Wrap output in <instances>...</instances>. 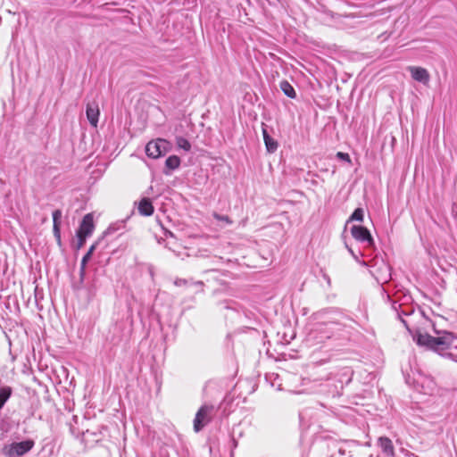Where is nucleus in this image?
Returning <instances> with one entry per match:
<instances>
[{"mask_svg": "<svg viewBox=\"0 0 457 457\" xmlns=\"http://www.w3.org/2000/svg\"><path fill=\"white\" fill-rule=\"evenodd\" d=\"M212 217L219 221L225 222L227 225H231L233 223V221L228 216L219 214L216 212L212 213Z\"/></svg>", "mask_w": 457, "mask_h": 457, "instance_id": "6ab92c4d", "label": "nucleus"}, {"mask_svg": "<svg viewBox=\"0 0 457 457\" xmlns=\"http://www.w3.org/2000/svg\"><path fill=\"white\" fill-rule=\"evenodd\" d=\"M95 249H96V245H91V247L88 249L87 253L83 256V258L81 260V264H80L81 273H84L86 265H87V262L90 260Z\"/></svg>", "mask_w": 457, "mask_h": 457, "instance_id": "dca6fc26", "label": "nucleus"}, {"mask_svg": "<svg viewBox=\"0 0 457 457\" xmlns=\"http://www.w3.org/2000/svg\"><path fill=\"white\" fill-rule=\"evenodd\" d=\"M94 228L93 215L91 213H87L83 217L77 233L89 237L93 233Z\"/></svg>", "mask_w": 457, "mask_h": 457, "instance_id": "6e6552de", "label": "nucleus"}, {"mask_svg": "<svg viewBox=\"0 0 457 457\" xmlns=\"http://www.w3.org/2000/svg\"><path fill=\"white\" fill-rule=\"evenodd\" d=\"M280 89L283 91V93L294 99L296 97V93H295V90L294 89L293 86L287 80H282L280 82Z\"/></svg>", "mask_w": 457, "mask_h": 457, "instance_id": "4468645a", "label": "nucleus"}, {"mask_svg": "<svg viewBox=\"0 0 457 457\" xmlns=\"http://www.w3.org/2000/svg\"><path fill=\"white\" fill-rule=\"evenodd\" d=\"M77 249H80L84 245L87 236H83L82 234L77 233Z\"/></svg>", "mask_w": 457, "mask_h": 457, "instance_id": "aec40b11", "label": "nucleus"}, {"mask_svg": "<svg viewBox=\"0 0 457 457\" xmlns=\"http://www.w3.org/2000/svg\"><path fill=\"white\" fill-rule=\"evenodd\" d=\"M180 158L177 155H170L165 161V170L163 173L165 175H170V172L180 166Z\"/></svg>", "mask_w": 457, "mask_h": 457, "instance_id": "f8f14e48", "label": "nucleus"}, {"mask_svg": "<svg viewBox=\"0 0 457 457\" xmlns=\"http://www.w3.org/2000/svg\"><path fill=\"white\" fill-rule=\"evenodd\" d=\"M412 456H413V457H417V456H415L414 454H412Z\"/></svg>", "mask_w": 457, "mask_h": 457, "instance_id": "c85d7f7f", "label": "nucleus"}, {"mask_svg": "<svg viewBox=\"0 0 457 457\" xmlns=\"http://www.w3.org/2000/svg\"><path fill=\"white\" fill-rule=\"evenodd\" d=\"M351 234L355 240L365 244L366 246L371 247L374 245V239L372 238L369 229L365 227L353 225L351 228Z\"/></svg>", "mask_w": 457, "mask_h": 457, "instance_id": "39448f33", "label": "nucleus"}, {"mask_svg": "<svg viewBox=\"0 0 457 457\" xmlns=\"http://www.w3.org/2000/svg\"><path fill=\"white\" fill-rule=\"evenodd\" d=\"M12 388L10 386L0 387V410L12 395Z\"/></svg>", "mask_w": 457, "mask_h": 457, "instance_id": "2eb2a0df", "label": "nucleus"}, {"mask_svg": "<svg viewBox=\"0 0 457 457\" xmlns=\"http://www.w3.org/2000/svg\"><path fill=\"white\" fill-rule=\"evenodd\" d=\"M34 445V441L30 439L18 443L13 442L4 445L2 453L6 457H21L29 453Z\"/></svg>", "mask_w": 457, "mask_h": 457, "instance_id": "f03ea898", "label": "nucleus"}, {"mask_svg": "<svg viewBox=\"0 0 457 457\" xmlns=\"http://www.w3.org/2000/svg\"><path fill=\"white\" fill-rule=\"evenodd\" d=\"M170 149L171 144L168 140L158 138L147 143L145 145V154L150 158L157 159L166 154Z\"/></svg>", "mask_w": 457, "mask_h": 457, "instance_id": "7ed1b4c3", "label": "nucleus"}, {"mask_svg": "<svg viewBox=\"0 0 457 457\" xmlns=\"http://www.w3.org/2000/svg\"><path fill=\"white\" fill-rule=\"evenodd\" d=\"M214 414L215 408L213 405L204 404L201 406L194 420V430L195 432L202 430L212 420Z\"/></svg>", "mask_w": 457, "mask_h": 457, "instance_id": "20e7f679", "label": "nucleus"}, {"mask_svg": "<svg viewBox=\"0 0 457 457\" xmlns=\"http://www.w3.org/2000/svg\"><path fill=\"white\" fill-rule=\"evenodd\" d=\"M116 230L115 225H111L105 231V234H112Z\"/></svg>", "mask_w": 457, "mask_h": 457, "instance_id": "b1692460", "label": "nucleus"}, {"mask_svg": "<svg viewBox=\"0 0 457 457\" xmlns=\"http://www.w3.org/2000/svg\"><path fill=\"white\" fill-rule=\"evenodd\" d=\"M193 284L196 285V286H199V287H203L204 286V283L202 281L194 282Z\"/></svg>", "mask_w": 457, "mask_h": 457, "instance_id": "bb28decb", "label": "nucleus"}, {"mask_svg": "<svg viewBox=\"0 0 457 457\" xmlns=\"http://www.w3.org/2000/svg\"><path fill=\"white\" fill-rule=\"evenodd\" d=\"M189 281L185 278H176L174 281V285L177 287H182L188 285Z\"/></svg>", "mask_w": 457, "mask_h": 457, "instance_id": "412c9836", "label": "nucleus"}, {"mask_svg": "<svg viewBox=\"0 0 457 457\" xmlns=\"http://www.w3.org/2000/svg\"><path fill=\"white\" fill-rule=\"evenodd\" d=\"M416 341L420 345H425L429 349L439 352L453 346L457 342V337H455L452 332L444 331L436 337L428 334H420Z\"/></svg>", "mask_w": 457, "mask_h": 457, "instance_id": "f257e3e1", "label": "nucleus"}, {"mask_svg": "<svg viewBox=\"0 0 457 457\" xmlns=\"http://www.w3.org/2000/svg\"><path fill=\"white\" fill-rule=\"evenodd\" d=\"M411 72V78L424 85H428L430 80V75L428 71L422 67L410 66L408 67Z\"/></svg>", "mask_w": 457, "mask_h": 457, "instance_id": "0eeeda50", "label": "nucleus"}, {"mask_svg": "<svg viewBox=\"0 0 457 457\" xmlns=\"http://www.w3.org/2000/svg\"><path fill=\"white\" fill-rule=\"evenodd\" d=\"M364 219V211L362 208H357L354 210V212L350 216L348 222L356 220V221H363Z\"/></svg>", "mask_w": 457, "mask_h": 457, "instance_id": "a211bd4d", "label": "nucleus"}, {"mask_svg": "<svg viewBox=\"0 0 457 457\" xmlns=\"http://www.w3.org/2000/svg\"><path fill=\"white\" fill-rule=\"evenodd\" d=\"M448 355L453 361L457 362V355H453L452 353H449Z\"/></svg>", "mask_w": 457, "mask_h": 457, "instance_id": "a878e982", "label": "nucleus"}, {"mask_svg": "<svg viewBox=\"0 0 457 457\" xmlns=\"http://www.w3.org/2000/svg\"><path fill=\"white\" fill-rule=\"evenodd\" d=\"M154 206L148 198H143L138 204V212L141 215L150 216L154 213Z\"/></svg>", "mask_w": 457, "mask_h": 457, "instance_id": "ddd939ff", "label": "nucleus"}, {"mask_svg": "<svg viewBox=\"0 0 457 457\" xmlns=\"http://www.w3.org/2000/svg\"><path fill=\"white\" fill-rule=\"evenodd\" d=\"M337 158H339L341 160H344V161H346V162H351L350 156L346 153L338 152L337 154Z\"/></svg>", "mask_w": 457, "mask_h": 457, "instance_id": "4be33fe9", "label": "nucleus"}, {"mask_svg": "<svg viewBox=\"0 0 457 457\" xmlns=\"http://www.w3.org/2000/svg\"><path fill=\"white\" fill-rule=\"evenodd\" d=\"M401 321L406 326V321L403 319H401Z\"/></svg>", "mask_w": 457, "mask_h": 457, "instance_id": "cd10ccee", "label": "nucleus"}, {"mask_svg": "<svg viewBox=\"0 0 457 457\" xmlns=\"http://www.w3.org/2000/svg\"><path fill=\"white\" fill-rule=\"evenodd\" d=\"M401 304L397 303L396 302H393L392 308L395 311H397V308L400 307Z\"/></svg>", "mask_w": 457, "mask_h": 457, "instance_id": "393cba45", "label": "nucleus"}, {"mask_svg": "<svg viewBox=\"0 0 457 457\" xmlns=\"http://www.w3.org/2000/svg\"><path fill=\"white\" fill-rule=\"evenodd\" d=\"M346 247H347L348 252H349V253H351V255L353 257V259H354L356 262H360L358 254H356V253L353 252V250L351 247H349L348 245H346Z\"/></svg>", "mask_w": 457, "mask_h": 457, "instance_id": "5701e85b", "label": "nucleus"}, {"mask_svg": "<svg viewBox=\"0 0 457 457\" xmlns=\"http://www.w3.org/2000/svg\"><path fill=\"white\" fill-rule=\"evenodd\" d=\"M176 144L179 148H181L186 152H189L191 149V144L189 143V141L187 138H185L183 137H177Z\"/></svg>", "mask_w": 457, "mask_h": 457, "instance_id": "f3484780", "label": "nucleus"}, {"mask_svg": "<svg viewBox=\"0 0 457 457\" xmlns=\"http://www.w3.org/2000/svg\"><path fill=\"white\" fill-rule=\"evenodd\" d=\"M86 115L89 123L96 128L100 115V109L96 101L94 100L87 104Z\"/></svg>", "mask_w": 457, "mask_h": 457, "instance_id": "423d86ee", "label": "nucleus"}, {"mask_svg": "<svg viewBox=\"0 0 457 457\" xmlns=\"http://www.w3.org/2000/svg\"><path fill=\"white\" fill-rule=\"evenodd\" d=\"M378 445L385 455L390 457L395 456V449L391 439L386 436H380L378 439Z\"/></svg>", "mask_w": 457, "mask_h": 457, "instance_id": "1a4fd4ad", "label": "nucleus"}, {"mask_svg": "<svg viewBox=\"0 0 457 457\" xmlns=\"http://www.w3.org/2000/svg\"><path fill=\"white\" fill-rule=\"evenodd\" d=\"M61 219H62V212L61 210H55L53 212V232L54 236L58 243V245H61V229H60V224H61Z\"/></svg>", "mask_w": 457, "mask_h": 457, "instance_id": "9d476101", "label": "nucleus"}, {"mask_svg": "<svg viewBox=\"0 0 457 457\" xmlns=\"http://www.w3.org/2000/svg\"><path fill=\"white\" fill-rule=\"evenodd\" d=\"M262 135L267 151L269 153H274L278 149V142L269 135L265 124H262Z\"/></svg>", "mask_w": 457, "mask_h": 457, "instance_id": "9b49d317", "label": "nucleus"}]
</instances>
